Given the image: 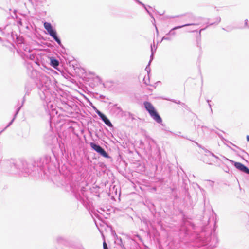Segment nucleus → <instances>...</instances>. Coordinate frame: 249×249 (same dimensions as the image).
Instances as JSON below:
<instances>
[{
	"label": "nucleus",
	"instance_id": "1",
	"mask_svg": "<svg viewBox=\"0 0 249 249\" xmlns=\"http://www.w3.org/2000/svg\"><path fill=\"white\" fill-rule=\"evenodd\" d=\"M144 107L148 112L151 117L157 123L162 122V119L156 111L153 105L149 102H144L143 103Z\"/></svg>",
	"mask_w": 249,
	"mask_h": 249
},
{
	"label": "nucleus",
	"instance_id": "2",
	"mask_svg": "<svg viewBox=\"0 0 249 249\" xmlns=\"http://www.w3.org/2000/svg\"><path fill=\"white\" fill-rule=\"evenodd\" d=\"M44 27L47 31L49 35L53 37L54 39L59 44H61V41L59 38L57 36L56 32L55 30H53L51 24L48 22H45L44 23Z\"/></svg>",
	"mask_w": 249,
	"mask_h": 249
},
{
	"label": "nucleus",
	"instance_id": "3",
	"mask_svg": "<svg viewBox=\"0 0 249 249\" xmlns=\"http://www.w3.org/2000/svg\"><path fill=\"white\" fill-rule=\"evenodd\" d=\"M90 145L94 150L97 152L100 155L105 158L109 157L108 154L100 146L97 145L94 142H91L90 143Z\"/></svg>",
	"mask_w": 249,
	"mask_h": 249
},
{
	"label": "nucleus",
	"instance_id": "4",
	"mask_svg": "<svg viewBox=\"0 0 249 249\" xmlns=\"http://www.w3.org/2000/svg\"><path fill=\"white\" fill-rule=\"evenodd\" d=\"M96 112L107 126L109 127L112 126V124L110 122L109 119L106 116V115H105L103 113H102L101 111H100L98 110H97Z\"/></svg>",
	"mask_w": 249,
	"mask_h": 249
},
{
	"label": "nucleus",
	"instance_id": "5",
	"mask_svg": "<svg viewBox=\"0 0 249 249\" xmlns=\"http://www.w3.org/2000/svg\"><path fill=\"white\" fill-rule=\"evenodd\" d=\"M234 166L237 169L240 170V171L246 174H249V169H248L243 164L240 162H235L234 163Z\"/></svg>",
	"mask_w": 249,
	"mask_h": 249
},
{
	"label": "nucleus",
	"instance_id": "6",
	"mask_svg": "<svg viewBox=\"0 0 249 249\" xmlns=\"http://www.w3.org/2000/svg\"><path fill=\"white\" fill-rule=\"evenodd\" d=\"M191 37H194L196 39L198 45L200 44V34H198L197 32L194 33L190 36Z\"/></svg>",
	"mask_w": 249,
	"mask_h": 249
},
{
	"label": "nucleus",
	"instance_id": "7",
	"mask_svg": "<svg viewBox=\"0 0 249 249\" xmlns=\"http://www.w3.org/2000/svg\"><path fill=\"white\" fill-rule=\"evenodd\" d=\"M59 62L57 60L54 58L51 59V64L52 66L54 68H56L59 65Z\"/></svg>",
	"mask_w": 249,
	"mask_h": 249
},
{
	"label": "nucleus",
	"instance_id": "8",
	"mask_svg": "<svg viewBox=\"0 0 249 249\" xmlns=\"http://www.w3.org/2000/svg\"><path fill=\"white\" fill-rule=\"evenodd\" d=\"M143 81L146 85H150V80H149V78L148 76H147V77H144Z\"/></svg>",
	"mask_w": 249,
	"mask_h": 249
},
{
	"label": "nucleus",
	"instance_id": "9",
	"mask_svg": "<svg viewBox=\"0 0 249 249\" xmlns=\"http://www.w3.org/2000/svg\"><path fill=\"white\" fill-rule=\"evenodd\" d=\"M103 245L104 249H108V247H107V243H106V242L105 241H104L103 242Z\"/></svg>",
	"mask_w": 249,
	"mask_h": 249
},
{
	"label": "nucleus",
	"instance_id": "10",
	"mask_svg": "<svg viewBox=\"0 0 249 249\" xmlns=\"http://www.w3.org/2000/svg\"><path fill=\"white\" fill-rule=\"evenodd\" d=\"M247 140L248 141H249V136L248 135L247 136Z\"/></svg>",
	"mask_w": 249,
	"mask_h": 249
},
{
	"label": "nucleus",
	"instance_id": "11",
	"mask_svg": "<svg viewBox=\"0 0 249 249\" xmlns=\"http://www.w3.org/2000/svg\"><path fill=\"white\" fill-rule=\"evenodd\" d=\"M180 27H177L174 28L173 29L175 30V29H176L180 28Z\"/></svg>",
	"mask_w": 249,
	"mask_h": 249
}]
</instances>
